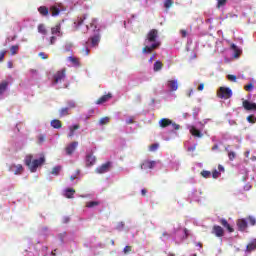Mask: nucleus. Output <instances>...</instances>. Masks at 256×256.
<instances>
[{"label":"nucleus","mask_w":256,"mask_h":256,"mask_svg":"<svg viewBox=\"0 0 256 256\" xmlns=\"http://www.w3.org/2000/svg\"><path fill=\"white\" fill-rule=\"evenodd\" d=\"M159 38V31L157 29L150 30L145 39V43H152L151 46H144L142 49V53L150 54L155 51V49H159L161 47V41H158Z\"/></svg>","instance_id":"obj_1"},{"label":"nucleus","mask_w":256,"mask_h":256,"mask_svg":"<svg viewBox=\"0 0 256 256\" xmlns=\"http://www.w3.org/2000/svg\"><path fill=\"white\" fill-rule=\"evenodd\" d=\"M26 167L30 170L31 173L37 172V168L41 167L45 163V156L42 155L39 159H34L31 154L26 155L24 159Z\"/></svg>","instance_id":"obj_2"},{"label":"nucleus","mask_w":256,"mask_h":256,"mask_svg":"<svg viewBox=\"0 0 256 256\" xmlns=\"http://www.w3.org/2000/svg\"><path fill=\"white\" fill-rule=\"evenodd\" d=\"M217 97H219V99H231V97H233V91L231 88L222 86L217 91Z\"/></svg>","instance_id":"obj_3"},{"label":"nucleus","mask_w":256,"mask_h":256,"mask_svg":"<svg viewBox=\"0 0 256 256\" xmlns=\"http://www.w3.org/2000/svg\"><path fill=\"white\" fill-rule=\"evenodd\" d=\"M67 73V69L63 68L60 71H57L54 75V85H57V83H61L65 79Z\"/></svg>","instance_id":"obj_4"},{"label":"nucleus","mask_w":256,"mask_h":256,"mask_svg":"<svg viewBox=\"0 0 256 256\" xmlns=\"http://www.w3.org/2000/svg\"><path fill=\"white\" fill-rule=\"evenodd\" d=\"M211 233L212 235H215V237H218L219 239H221V237H225V230L223 229V227L219 225H214L212 227Z\"/></svg>","instance_id":"obj_5"},{"label":"nucleus","mask_w":256,"mask_h":256,"mask_svg":"<svg viewBox=\"0 0 256 256\" xmlns=\"http://www.w3.org/2000/svg\"><path fill=\"white\" fill-rule=\"evenodd\" d=\"M242 107L246 111H256V103L250 102L249 100H244L242 102Z\"/></svg>","instance_id":"obj_6"},{"label":"nucleus","mask_w":256,"mask_h":256,"mask_svg":"<svg viewBox=\"0 0 256 256\" xmlns=\"http://www.w3.org/2000/svg\"><path fill=\"white\" fill-rule=\"evenodd\" d=\"M157 165V161L144 160L140 166V169H154Z\"/></svg>","instance_id":"obj_7"},{"label":"nucleus","mask_w":256,"mask_h":256,"mask_svg":"<svg viewBox=\"0 0 256 256\" xmlns=\"http://www.w3.org/2000/svg\"><path fill=\"white\" fill-rule=\"evenodd\" d=\"M111 167H112V163L110 161L102 164L99 168H98V173L103 174V173H109V171H111Z\"/></svg>","instance_id":"obj_8"},{"label":"nucleus","mask_w":256,"mask_h":256,"mask_svg":"<svg viewBox=\"0 0 256 256\" xmlns=\"http://www.w3.org/2000/svg\"><path fill=\"white\" fill-rule=\"evenodd\" d=\"M78 146H79V142H77V141L70 143L65 148L66 154L71 155L72 153H75V149H77Z\"/></svg>","instance_id":"obj_9"},{"label":"nucleus","mask_w":256,"mask_h":256,"mask_svg":"<svg viewBox=\"0 0 256 256\" xmlns=\"http://www.w3.org/2000/svg\"><path fill=\"white\" fill-rule=\"evenodd\" d=\"M236 225L238 227V231H246L248 227L247 220L244 218L238 219Z\"/></svg>","instance_id":"obj_10"},{"label":"nucleus","mask_w":256,"mask_h":256,"mask_svg":"<svg viewBox=\"0 0 256 256\" xmlns=\"http://www.w3.org/2000/svg\"><path fill=\"white\" fill-rule=\"evenodd\" d=\"M219 223L222 225V227L227 229L228 233H233L235 231V229L232 228L231 224L225 218H221Z\"/></svg>","instance_id":"obj_11"},{"label":"nucleus","mask_w":256,"mask_h":256,"mask_svg":"<svg viewBox=\"0 0 256 256\" xmlns=\"http://www.w3.org/2000/svg\"><path fill=\"white\" fill-rule=\"evenodd\" d=\"M61 11H63V9L61 8V6L59 4L53 5L50 7V13L52 15V17H57V15H59V13H61Z\"/></svg>","instance_id":"obj_12"},{"label":"nucleus","mask_w":256,"mask_h":256,"mask_svg":"<svg viewBox=\"0 0 256 256\" xmlns=\"http://www.w3.org/2000/svg\"><path fill=\"white\" fill-rule=\"evenodd\" d=\"M95 156L93 154H87L86 155V167H93L95 165Z\"/></svg>","instance_id":"obj_13"},{"label":"nucleus","mask_w":256,"mask_h":256,"mask_svg":"<svg viewBox=\"0 0 256 256\" xmlns=\"http://www.w3.org/2000/svg\"><path fill=\"white\" fill-rule=\"evenodd\" d=\"M113 98V94L111 93H108L106 95H103L102 97H100L97 101V104L98 105H101L103 103H107V101H109V99H112Z\"/></svg>","instance_id":"obj_14"},{"label":"nucleus","mask_w":256,"mask_h":256,"mask_svg":"<svg viewBox=\"0 0 256 256\" xmlns=\"http://www.w3.org/2000/svg\"><path fill=\"white\" fill-rule=\"evenodd\" d=\"M159 125L160 127H162V129H165V127H169V125H173V121H171L169 118H162L159 121Z\"/></svg>","instance_id":"obj_15"},{"label":"nucleus","mask_w":256,"mask_h":256,"mask_svg":"<svg viewBox=\"0 0 256 256\" xmlns=\"http://www.w3.org/2000/svg\"><path fill=\"white\" fill-rule=\"evenodd\" d=\"M68 61H70L74 67H81V60L77 57L69 56Z\"/></svg>","instance_id":"obj_16"},{"label":"nucleus","mask_w":256,"mask_h":256,"mask_svg":"<svg viewBox=\"0 0 256 256\" xmlns=\"http://www.w3.org/2000/svg\"><path fill=\"white\" fill-rule=\"evenodd\" d=\"M167 85L172 91H177V89H179V84H177V81L175 80H169Z\"/></svg>","instance_id":"obj_17"},{"label":"nucleus","mask_w":256,"mask_h":256,"mask_svg":"<svg viewBox=\"0 0 256 256\" xmlns=\"http://www.w3.org/2000/svg\"><path fill=\"white\" fill-rule=\"evenodd\" d=\"M190 133H191V135H193V137H198L199 139H201V137H203V133H201V131L195 127H192L190 129Z\"/></svg>","instance_id":"obj_18"},{"label":"nucleus","mask_w":256,"mask_h":256,"mask_svg":"<svg viewBox=\"0 0 256 256\" xmlns=\"http://www.w3.org/2000/svg\"><path fill=\"white\" fill-rule=\"evenodd\" d=\"M75 195V189L67 188L64 192V196L67 199H73V196Z\"/></svg>","instance_id":"obj_19"},{"label":"nucleus","mask_w":256,"mask_h":256,"mask_svg":"<svg viewBox=\"0 0 256 256\" xmlns=\"http://www.w3.org/2000/svg\"><path fill=\"white\" fill-rule=\"evenodd\" d=\"M38 12L40 13V15H42V17H47V15H49V8H47L46 6H40L38 8Z\"/></svg>","instance_id":"obj_20"},{"label":"nucleus","mask_w":256,"mask_h":256,"mask_svg":"<svg viewBox=\"0 0 256 256\" xmlns=\"http://www.w3.org/2000/svg\"><path fill=\"white\" fill-rule=\"evenodd\" d=\"M51 127H53V129H61L63 127V124L60 120L54 119L51 121Z\"/></svg>","instance_id":"obj_21"},{"label":"nucleus","mask_w":256,"mask_h":256,"mask_svg":"<svg viewBox=\"0 0 256 256\" xmlns=\"http://www.w3.org/2000/svg\"><path fill=\"white\" fill-rule=\"evenodd\" d=\"M231 49L234 51V57H240L242 51L239 49V47H237V45L231 44Z\"/></svg>","instance_id":"obj_22"},{"label":"nucleus","mask_w":256,"mask_h":256,"mask_svg":"<svg viewBox=\"0 0 256 256\" xmlns=\"http://www.w3.org/2000/svg\"><path fill=\"white\" fill-rule=\"evenodd\" d=\"M7 87H9V82L3 81L0 83V95H3L4 91H7Z\"/></svg>","instance_id":"obj_23"},{"label":"nucleus","mask_w":256,"mask_h":256,"mask_svg":"<svg viewBox=\"0 0 256 256\" xmlns=\"http://www.w3.org/2000/svg\"><path fill=\"white\" fill-rule=\"evenodd\" d=\"M52 35H57L61 33V24H57L55 27L51 28Z\"/></svg>","instance_id":"obj_24"},{"label":"nucleus","mask_w":256,"mask_h":256,"mask_svg":"<svg viewBox=\"0 0 256 256\" xmlns=\"http://www.w3.org/2000/svg\"><path fill=\"white\" fill-rule=\"evenodd\" d=\"M79 124H75L74 126L70 127V133L68 134V137H74L75 136V131L79 129Z\"/></svg>","instance_id":"obj_25"},{"label":"nucleus","mask_w":256,"mask_h":256,"mask_svg":"<svg viewBox=\"0 0 256 256\" xmlns=\"http://www.w3.org/2000/svg\"><path fill=\"white\" fill-rule=\"evenodd\" d=\"M79 124H75L74 126L70 127V133L68 134V137H74L75 136V131L79 129Z\"/></svg>","instance_id":"obj_26"},{"label":"nucleus","mask_w":256,"mask_h":256,"mask_svg":"<svg viewBox=\"0 0 256 256\" xmlns=\"http://www.w3.org/2000/svg\"><path fill=\"white\" fill-rule=\"evenodd\" d=\"M85 19H86L85 16L78 17L75 20L74 25H76V27H81V25H83V21H85Z\"/></svg>","instance_id":"obj_27"},{"label":"nucleus","mask_w":256,"mask_h":256,"mask_svg":"<svg viewBox=\"0 0 256 256\" xmlns=\"http://www.w3.org/2000/svg\"><path fill=\"white\" fill-rule=\"evenodd\" d=\"M38 33H41V35H47V28H45V24L38 25Z\"/></svg>","instance_id":"obj_28"},{"label":"nucleus","mask_w":256,"mask_h":256,"mask_svg":"<svg viewBox=\"0 0 256 256\" xmlns=\"http://www.w3.org/2000/svg\"><path fill=\"white\" fill-rule=\"evenodd\" d=\"M201 177L204 179H211V171L208 170H202L200 173Z\"/></svg>","instance_id":"obj_29"},{"label":"nucleus","mask_w":256,"mask_h":256,"mask_svg":"<svg viewBox=\"0 0 256 256\" xmlns=\"http://www.w3.org/2000/svg\"><path fill=\"white\" fill-rule=\"evenodd\" d=\"M14 167H16V170L14 171V175H21V173H23V165L18 164V165H14Z\"/></svg>","instance_id":"obj_30"},{"label":"nucleus","mask_w":256,"mask_h":256,"mask_svg":"<svg viewBox=\"0 0 256 256\" xmlns=\"http://www.w3.org/2000/svg\"><path fill=\"white\" fill-rule=\"evenodd\" d=\"M111 121V118L108 116H105L99 120V125H107Z\"/></svg>","instance_id":"obj_31"},{"label":"nucleus","mask_w":256,"mask_h":256,"mask_svg":"<svg viewBox=\"0 0 256 256\" xmlns=\"http://www.w3.org/2000/svg\"><path fill=\"white\" fill-rule=\"evenodd\" d=\"M163 69V63L161 61H156L154 63V71H161Z\"/></svg>","instance_id":"obj_32"},{"label":"nucleus","mask_w":256,"mask_h":256,"mask_svg":"<svg viewBox=\"0 0 256 256\" xmlns=\"http://www.w3.org/2000/svg\"><path fill=\"white\" fill-rule=\"evenodd\" d=\"M175 3L174 0H165L164 1V7L165 9H171L173 7V4Z\"/></svg>","instance_id":"obj_33"},{"label":"nucleus","mask_w":256,"mask_h":256,"mask_svg":"<svg viewBox=\"0 0 256 256\" xmlns=\"http://www.w3.org/2000/svg\"><path fill=\"white\" fill-rule=\"evenodd\" d=\"M59 113H60V117H65V116L69 115V108L64 107L59 110Z\"/></svg>","instance_id":"obj_34"},{"label":"nucleus","mask_w":256,"mask_h":256,"mask_svg":"<svg viewBox=\"0 0 256 256\" xmlns=\"http://www.w3.org/2000/svg\"><path fill=\"white\" fill-rule=\"evenodd\" d=\"M18 51H19V45L11 46V48H10L11 55H17Z\"/></svg>","instance_id":"obj_35"},{"label":"nucleus","mask_w":256,"mask_h":256,"mask_svg":"<svg viewBox=\"0 0 256 256\" xmlns=\"http://www.w3.org/2000/svg\"><path fill=\"white\" fill-rule=\"evenodd\" d=\"M217 1V8L221 9V7H225L227 5V1L229 0H216Z\"/></svg>","instance_id":"obj_36"},{"label":"nucleus","mask_w":256,"mask_h":256,"mask_svg":"<svg viewBox=\"0 0 256 256\" xmlns=\"http://www.w3.org/2000/svg\"><path fill=\"white\" fill-rule=\"evenodd\" d=\"M247 221H249V224H250L252 227H255V225H256V219H255V217H253V216H248V217H247Z\"/></svg>","instance_id":"obj_37"},{"label":"nucleus","mask_w":256,"mask_h":256,"mask_svg":"<svg viewBox=\"0 0 256 256\" xmlns=\"http://www.w3.org/2000/svg\"><path fill=\"white\" fill-rule=\"evenodd\" d=\"M61 172V166H55L52 171L51 174L52 175H59V173Z\"/></svg>","instance_id":"obj_38"},{"label":"nucleus","mask_w":256,"mask_h":256,"mask_svg":"<svg viewBox=\"0 0 256 256\" xmlns=\"http://www.w3.org/2000/svg\"><path fill=\"white\" fill-rule=\"evenodd\" d=\"M246 119H247L248 123H252V124L256 123L255 115H249V116H247Z\"/></svg>","instance_id":"obj_39"},{"label":"nucleus","mask_w":256,"mask_h":256,"mask_svg":"<svg viewBox=\"0 0 256 256\" xmlns=\"http://www.w3.org/2000/svg\"><path fill=\"white\" fill-rule=\"evenodd\" d=\"M247 251H255V249H256V244L255 243H249L248 245H247Z\"/></svg>","instance_id":"obj_40"},{"label":"nucleus","mask_w":256,"mask_h":256,"mask_svg":"<svg viewBox=\"0 0 256 256\" xmlns=\"http://www.w3.org/2000/svg\"><path fill=\"white\" fill-rule=\"evenodd\" d=\"M212 177H213V179H219V177H221V172H219L217 170H213Z\"/></svg>","instance_id":"obj_41"},{"label":"nucleus","mask_w":256,"mask_h":256,"mask_svg":"<svg viewBox=\"0 0 256 256\" xmlns=\"http://www.w3.org/2000/svg\"><path fill=\"white\" fill-rule=\"evenodd\" d=\"M228 81H232L233 83H237V76L229 74L227 76Z\"/></svg>","instance_id":"obj_42"},{"label":"nucleus","mask_w":256,"mask_h":256,"mask_svg":"<svg viewBox=\"0 0 256 256\" xmlns=\"http://www.w3.org/2000/svg\"><path fill=\"white\" fill-rule=\"evenodd\" d=\"M228 157L230 161H233L235 159V157H237V154H235V152L230 151L228 152Z\"/></svg>","instance_id":"obj_43"},{"label":"nucleus","mask_w":256,"mask_h":256,"mask_svg":"<svg viewBox=\"0 0 256 256\" xmlns=\"http://www.w3.org/2000/svg\"><path fill=\"white\" fill-rule=\"evenodd\" d=\"M67 105H68V107H66V108H68V109H75V107H76L74 101H68Z\"/></svg>","instance_id":"obj_44"},{"label":"nucleus","mask_w":256,"mask_h":256,"mask_svg":"<svg viewBox=\"0 0 256 256\" xmlns=\"http://www.w3.org/2000/svg\"><path fill=\"white\" fill-rule=\"evenodd\" d=\"M253 83H249L246 86H244L245 91H253Z\"/></svg>","instance_id":"obj_45"},{"label":"nucleus","mask_w":256,"mask_h":256,"mask_svg":"<svg viewBox=\"0 0 256 256\" xmlns=\"http://www.w3.org/2000/svg\"><path fill=\"white\" fill-rule=\"evenodd\" d=\"M97 201H91L86 203V207L91 208V207H96Z\"/></svg>","instance_id":"obj_46"},{"label":"nucleus","mask_w":256,"mask_h":256,"mask_svg":"<svg viewBox=\"0 0 256 256\" xmlns=\"http://www.w3.org/2000/svg\"><path fill=\"white\" fill-rule=\"evenodd\" d=\"M157 149H159V144H152L149 147V151H157Z\"/></svg>","instance_id":"obj_47"},{"label":"nucleus","mask_w":256,"mask_h":256,"mask_svg":"<svg viewBox=\"0 0 256 256\" xmlns=\"http://www.w3.org/2000/svg\"><path fill=\"white\" fill-rule=\"evenodd\" d=\"M45 139H46L45 135L38 136L39 145H41V143H45Z\"/></svg>","instance_id":"obj_48"},{"label":"nucleus","mask_w":256,"mask_h":256,"mask_svg":"<svg viewBox=\"0 0 256 256\" xmlns=\"http://www.w3.org/2000/svg\"><path fill=\"white\" fill-rule=\"evenodd\" d=\"M170 125H172V129H174V131H179V129H181V126L177 123L172 122Z\"/></svg>","instance_id":"obj_49"},{"label":"nucleus","mask_w":256,"mask_h":256,"mask_svg":"<svg viewBox=\"0 0 256 256\" xmlns=\"http://www.w3.org/2000/svg\"><path fill=\"white\" fill-rule=\"evenodd\" d=\"M38 57H41L42 59H49V55H47L45 52H40L38 54Z\"/></svg>","instance_id":"obj_50"},{"label":"nucleus","mask_w":256,"mask_h":256,"mask_svg":"<svg viewBox=\"0 0 256 256\" xmlns=\"http://www.w3.org/2000/svg\"><path fill=\"white\" fill-rule=\"evenodd\" d=\"M123 251H124L125 255H127V253H131L132 248H131V246H125Z\"/></svg>","instance_id":"obj_51"},{"label":"nucleus","mask_w":256,"mask_h":256,"mask_svg":"<svg viewBox=\"0 0 256 256\" xmlns=\"http://www.w3.org/2000/svg\"><path fill=\"white\" fill-rule=\"evenodd\" d=\"M6 53H7V51H5V50L0 52V63H1V61H3L5 59Z\"/></svg>","instance_id":"obj_52"},{"label":"nucleus","mask_w":256,"mask_h":256,"mask_svg":"<svg viewBox=\"0 0 256 256\" xmlns=\"http://www.w3.org/2000/svg\"><path fill=\"white\" fill-rule=\"evenodd\" d=\"M82 54H84V55H89V48H88V47H84V48L82 49Z\"/></svg>","instance_id":"obj_53"},{"label":"nucleus","mask_w":256,"mask_h":256,"mask_svg":"<svg viewBox=\"0 0 256 256\" xmlns=\"http://www.w3.org/2000/svg\"><path fill=\"white\" fill-rule=\"evenodd\" d=\"M91 43H92V45H97V36H93L92 38H91Z\"/></svg>","instance_id":"obj_54"},{"label":"nucleus","mask_w":256,"mask_h":256,"mask_svg":"<svg viewBox=\"0 0 256 256\" xmlns=\"http://www.w3.org/2000/svg\"><path fill=\"white\" fill-rule=\"evenodd\" d=\"M55 41H57V37L52 36V37L50 38V45H55Z\"/></svg>","instance_id":"obj_55"},{"label":"nucleus","mask_w":256,"mask_h":256,"mask_svg":"<svg viewBox=\"0 0 256 256\" xmlns=\"http://www.w3.org/2000/svg\"><path fill=\"white\" fill-rule=\"evenodd\" d=\"M162 237H164L165 239H169V237H171V234H169V232H163Z\"/></svg>","instance_id":"obj_56"},{"label":"nucleus","mask_w":256,"mask_h":256,"mask_svg":"<svg viewBox=\"0 0 256 256\" xmlns=\"http://www.w3.org/2000/svg\"><path fill=\"white\" fill-rule=\"evenodd\" d=\"M30 73L32 75H37L39 73V71L37 69H30Z\"/></svg>","instance_id":"obj_57"},{"label":"nucleus","mask_w":256,"mask_h":256,"mask_svg":"<svg viewBox=\"0 0 256 256\" xmlns=\"http://www.w3.org/2000/svg\"><path fill=\"white\" fill-rule=\"evenodd\" d=\"M205 89V84H200L197 88L198 91H203Z\"/></svg>","instance_id":"obj_58"},{"label":"nucleus","mask_w":256,"mask_h":256,"mask_svg":"<svg viewBox=\"0 0 256 256\" xmlns=\"http://www.w3.org/2000/svg\"><path fill=\"white\" fill-rule=\"evenodd\" d=\"M182 37H187V30L180 31Z\"/></svg>","instance_id":"obj_59"},{"label":"nucleus","mask_w":256,"mask_h":256,"mask_svg":"<svg viewBox=\"0 0 256 256\" xmlns=\"http://www.w3.org/2000/svg\"><path fill=\"white\" fill-rule=\"evenodd\" d=\"M184 235H185V239L189 237V230L187 228L184 229Z\"/></svg>","instance_id":"obj_60"},{"label":"nucleus","mask_w":256,"mask_h":256,"mask_svg":"<svg viewBox=\"0 0 256 256\" xmlns=\"http://www.w3.org/2000/svg\"><path fill=\"white\" fill-rule=\"evenodd\" d=\"M141 194L143 197H145V195H147V189H142Z\"/></svg>","instance_id":"obj_61"},{"label":"nucleus","mask_w":256,"mask_h":256,"mask_svg":"<svg viewBox=\"0 0 256 256\" xmlns=\"http://www.w3.org/2000/svg\"><path fill=\"white\" fill-rule=\"evenodd\" d=\"M218 171H222V172L225 171V168L223 167V165H218Z\"/></svg>","instance_id":"obj_62"},{"label":"nucleus","mask_w":256,"mask_h":256,"mask_svg":"<svg viewBox=\"0 0 256 256\" xmlns=\"http://www.w3.org/2000/svg\"><path fill=\"white\" fill-rule=\"evenodd\" d=\"M127 125L133 124V119L126 120Z\"/></svg>","instance_id":"obj_63"},{"label":"nucleus","mask_w":256,"mask_h":256,"mask_svg":"<svg viewBox=\"0 0 256 256\" xmlns=\"http://www.w3.org/2000/svg\"><path fill=\"white\" fill-rule=\"evenodd\" d=\"M193 95V89H191L190 91H189V93L187 94V96L188 97H191Z\"/></svg>","instance_id":"obj_64"}]
</instances>
